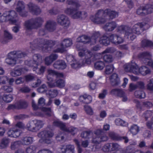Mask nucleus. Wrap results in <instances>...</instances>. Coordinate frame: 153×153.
Wrapping results in <instances>:
<instances>
[{
	"instance_id": "41",
	"label": "nucleus",
	"mask_w": 153,
	"mask_h": 153,
	"mask_svg": "<svg viewBox=\"0 0 153 153\" xmlns=\"http://www.w3.org/2000/svg\"><path fill=\"white\" fill-rule=\"evenodd\" d=\"M139 127L137 125L133 124L131 126L129 129V131L133 135H136L139 131Z\"/></svg>"
},
{
	"instance_id": "33",
	"label": "nucleus",
	"mask_w": 153,
	"mask_h": 153,
	"mask_svg": "<svg viewBox=\"0 0 153 153\" xmlns=\"http://www.w3.org/2000/svg\"><path fill=\"white\" fill-rule=\"evenodd\" d=\"M141 46L143 48L151 47L153 46V42L151 41L144 39L141 41Z\"/></svg>"
},
{
	"instance_id": "25",
	"label": "nucleus",
	"mask_w": 153,
	"mask_h": 153,
	"mask_svg": "<svg viewBox=\"0 0 153 153\" xmlns=\"http://www.w3.org/2000/svg\"><path fill=\"white\" fill-rule=\"evenodd\" d=\"M117 25L115 22L112 21L106 23L103 27L104 29L106 31H111L117 27Z\"/></svg>"
},
{
	"instance_id": "63",
	"label": "nucleus",
	"mask_w": 153,
	"mask_h": 153,
	"mask_svg": "<svg viewBox=\"0 0 153 153\" xmlns=\"http://www.w3.org/2000/svg\"><path fill=\"white\" fill-rule=\"evenodd\" d=\"M46 69V67L45 66H41L40 68L38 70V71L36 72V73L38 75H43Z\"/></svg>"
},
{
	"instance_id": "30",
	"label": "nucleus",
	"mask_w": 153,
	"mask_h": 153,
	"mask_svg": "<svg viewBox=\"0 0 153 153\" xmlns=\"http://www.w3.org/2000/svg\"><path fill=\"white\" fill-rule=\"evenodd\" d=\"M110 41L109 36L108 37L104 35L100 37L99 42L101 44L107 46L110 44Z\"/></svg>"
},
{
	"instance_id": "5",
	"label": "nucleus",
	"mask_w": 153,
	"mask_h": 153,
	"mask_svg": "<svg viewBox=\"0 0 153 153\" xmlns=\"http://www.w3.org/2000/svg\"><path fill=\"white\" fill-rule=\"evenodd\" d=\"M43 22V19L40 17L32 18L25 21L24 26L26 30L30 31L40 27Z\"/></svg>"
},
{
	"instance_id": "24",
	"label": "nucleus",
	"mask_w": 153,
	"mask_h": 153,
	"mask_svg": "<svg viewBox=\"0 0 153 153\" xmlns=\"http://www.w3.org/2000/svg\"><path fill=\"white\" fill-rule=\"evenodd\" d=\"M79 100L81 102L88 104L91 102L92 98L91 96L85 94L79 96Z\"/></svg>"
},
{
	"instance_id": "15",
	"label": "nucleus",
	"mask_w": 153,
	"mask_h": 153,
	"mask_svg": "<svg viewBox=\"0 0 153 153\" xmlns=\"http://www.w3.org/2000/svg\"><path fill=\"white\" fill-rule=\"evenodd\" d=\"M57 21L58 23L64 27H68L70 25V21L68 18L63 14L58 17Z\"/></svg>"
},
{
	"instance_id": "7",
	"label": "nucleus",
	"mask_w": 153,
	"mask_h": 153,
	"mask_svg": "<svg viewBox=\"0 0 153 153\" xmlns=\"http://www.w3.org/2000/svg\"><path fill=\"white\" fill-rule=\"evenodd\" d=\"M100 33L98 32H95L93 33L91 36L83 35L79 36L76 39L77 42L82 43L83 44L91 43L92 44H96L98 39L100 36Z\"/></svg>"
},
{
	"instance_id": "23",
	"label": "nucleus",
	"mask_w": 153,
	"mask_h": 153,
	"mask_svg": "<svg viewBox=\"0 0 153 153\" xmlns=\"http://www.w3.org/2000/svg\"><path fill=\"white\" fill-rule=\"evenodd\" d=\"M21 133V132L20 130L15 128L10 129L7 132L9 137L14 138H16L19 137Z\"/></svg>"
},
{
	"instance_id": "52",
	"label": "nucleus",
	"mask_w": 153,
	"mask_h": 153,
	"mask_svg": "<svg viewBox=\"0 0 153 153\" xmlns=\"http://www.w3.org/2000/svg\"><path fill=\"white\" fill-rule=\"evenodd\" d=\"M152 114L153 112L152 111L147 110L143 113L142 117L144 118L146 120H147L152 115Z\"/></svg>"
},
{
	"instance_id": "19",
	"label": "nucleus",
	"mask_w": 153,
	"mask_h": 153,
	"mask_svg": "<svg viewBox=\"0 0 153 153\" xmlns=\"http://www.w3.org/2000/svg\"><path fill=\"white\" fill-rule=\"evenodd\" d=\"M54 68L58 70H63L67 66L65 61L62 60H58L56 61L53 64Z\"/></svg>"
},
{
	"instance_id": "26",
	"label": "nucleus",
	"mask_w": 153,
	"mask_h": 153,
	"mask_svg": "<svg viewBox=\"0 0 153 153\" xmlns=\"http://www.w3.org/2000/svg\"><path fill=\"white\" fill-rule=\"evenodd\" d=\"M61 148V152L59 153H74V147L73 145H67L65 148Z\"/></svg>"
},
{
	"instance_id": "47",
	"label": "nucleus",
	"mask_w": 153,
	"mask_h": 153,
	"mask_svg": "<svg viewBox=\"0 0 153 153\" xmlns=\"http://www.w3.org/2000/svg\"><path fill=\"white\" fill-rule=\"evenodd\" d=\"M103 59L105 63H110L113 60L112 55L110 54H105L103 56Z\"/></svg>"
},
{
	"instance_id": "8",
	"label": "nucleus",
	"mask_w": 153,
	"mask_h": 153,
	"mask_svg": "<svg viewBox=\"0 0 153 153\" xmlns=\"http://www.w3.org/2000/svg\"><path fill=\"white\" fill-rule=\"evenodd\" d=\"M54 135L53 133L51 130H44L38 134V136L41 138L39 142L42 143L51 144V141L50 138H51Z\"/></svg>"
},
{
	"instance_id": "59",
	"label": "nucleus",
	"mask_w": 153,
	"mask_h": 153,
	"mask_svg": "<svg viewBox=\"0 0 153 153\" xmlns=\"http://www.w3.org/2000/svg\"><path fill=\"white\" fill-rule=\"evenodd\" d=\"M102 150L105 152L111 151V143H107L105 144L102 148Z\"/></svg>"
},
{
	"instance_id": "34",
	"label": "nucleus",
	"mask_w": 153,
	"mask_h": 153,
	"mask_svg": "<svg viewBox=\"0 0 153 153\" xmlns=\"http://www.w3.org/2000/svg\"><path fill=\"white\" fill-rule=\"evenodd\" d=\"M23 71V68H15L13 71L11 72L10 74L13 77H16L21 75Z\"/></svg>"
},
{
	"instance_id": "3",
	"label": "nucleus",
	"mask_w": 153,
	"mask_h": 153,
	"mask_svg": "<svg viewBox=\"0 0 153 153\" xmlns=\"http://www.w3.org/2000/svg\"><path fill=\"white\" fill-rule=\"evenodd\" d=\"M67 3L71 5V7L67 8L65 11V13L71 16L74 19H78L80 18L82 15V12L78 11L79 4L74 0H67Z\"/></svg>"
},
{
	"instance_id": "62",
	"label": "nucleus",
	"mask_w": 153,
	"mask_h": 153,
	"mask_svg": "<svg viewBox=\"0 0 153 153\" xmlns=\"http://www.w3.org/2000/svg\"><path fill=\"white\" fill-rule=\"evenodd\" d=\"M91 133V131H84L81 133V136L83 138H88Z\"/></svg>"
},
{
	"instance_id": "27",
	"label": "nucleus",
	"mask_w": 153,
	"mask_h": 153,
	"mask_svg": "<svg viewBox=\"0 0 153 153\" xmlns=\"http://www.w3.org/2000/svg\"><path fill=\"white\" fill-rule=\"evenodd\" d=\"M108 140V137L107 136L102 135L100 137L93 138L92 140V142L95 144H98L102 142L106 141Z\"/></svg>"
},
{
	"instance_id": "14",
	"label": "nucleus",
	"mask_w": 153,
	"mask_h": 153,
	"mask_svg": "<svg viewBox=\"0 0 153 153\" xmlns=\"http://www.w3.org/2000/svg\"><path fill=\"white\" fill-rule=\"evenodd\" d=\"M27 5L30 12L33 15L37 16L41 13V10L37 5L31 2H29Z\"/></svg>"
},
{
	"instance_id": "17",
	"label": "nucleus",
	"mask_w": 153,
	"mask_h": 153,
	"mask_svg": "<svg viewBox=\"0 0 153 153\" xmlns=\"http://www.w3.org/2000/svg\"><path fill=\"white\" fill-rule=\"evenodd\" d=\"M49 86L51 88L57 87L59 88H62L65 86V82L64 79H57L56 81L53 82H48Z\"/></svg>"
},
{
	"instance_id": "45",
	"label": "nucleus",
	"mask_w": 153,
	"mask_h": 153,
	"mask_svg": "<svg viewBox=\"0 0 153 153\" xmlns=\"http://www.w3.org/2000/svg\"><path fill=\"white\" fill-rule=\"evenodd\" d=\"M25 81L26 82H28L33 81L35 78L34 74H30L25 76L24 77Z\"/></svg>"
},
{
	"instance_id": "40",
	"label": "nucleus",
	"mask_w": 153,
	"mask_h": 153,
	"mask_svg": "<svg viewBox=\"0 0 153 153\" xmlns=\"http://www.w3.org/2000/svg\"><path fill=\"white\" fill-rule=\"evenodd\" d=\"M17 109H25L27 108L28 104L27 102L24 100H19L17 105Z\"/></svg>"
},
{
	"instance_id": "44",
	"label": "nucleus",
	"mask_w": 153,
	"mask_h": 153,
	"mask_svg": "<svg viewBox=\"0 0 153 153\" xmlns=\"http://www.w3.org/2000/svg\"><path fill=\"white\" fill-rule=\"evenodd\" d=\"M60 43H63V46L65 48H68L72 44V41L71 39H66Z\"/></svg>"
},
{
	"instance_id": "42",
	"label": "nucleus",
	"mask_w": 153,
	"mask_h": 153,
	"mask_svg": "<svg viewBox=\"0 0 153 153\" xmlns=\"http://www.w3.org/2000/svg\"><path fill=\"white\" fill-rule=\"evenodd\" d=\"M33 122L34 123L35 127L37 129V131L42 128L44 125L43 121L41 120H33Z\"/></svg>"
},
{
	"instance_id": "1",
	"label": "nucleus",
	"mask_w": 153,
	"mask_h": 153,
	"mask_svg": "<svg viewBox=\"0 0 153 153\" xmlns=\"http://www.w3.org/2000/svg\"><path fill=\"white\" fill-rule=\"evenodd\" d=\"M108 16L110 19H113L118 16V13L110 9H106L104 10L100 9L98 10L94 15L91 16L90 18L95 24H103L106 22L105 17Z\"/></svg>"
},
{
	"instance_id": "53",
	"label": "nucleus",
	"mask_w": 153,
	"mask_h": 153,
	"mask_svg": "<svg viewBox=\"0 0 153 153\" xmlns=\"http://www.w3.org/2000/svg\"><path fill=\"white\" fill-rule=\"evenodd\" d=\"M114 69V68L113 65H107L105 68V72L107 74H110L113 72Z\"/></svg>"
},
{
	"instance_id": "64",
	"label": "nucleus",
	"mask_w": 153,
	"mask_h": 153,
	"mask_svg": "<svg viewBox=\"0 0 153 153\" xmlns=\"http://www.w3.org/2000/svg\"><path fill=\"white\" fill-rule=\"evenodd\" d=\"M147 89L151 91H153V79L150 80L149 83L147 85Z\"/></svg>"
},
{
	"instance_id": "56",
	"label": "nucleus",
	"mask_w": 153,
	"mask_h": 153,
	"mask_svg": "<svg viewBox=\"0 0 153 153\" xmlns=\"http://www.w3.org/2000/svg\"><path fill=\"white\" fill-rule=\"evenodd\" d=\"M36 147L35 146L31 145L27 148L26 152V153H34L36 150Z\"/></svg>"
},
{
	"instance_id": "9",
	"label": "nucleus",
	"mask_w": 153,
	"mask_h": 153,
	"mask_svg": "<svg viewBox=\"0 0 153 153\" xmlns=\"http://www.w3.org/2000/svg\"><path fill=\"white\" fill-rule=\"evenodd\" d=\"M42 61V57L39 54H35L33 56V60H26L25 64L29 67H33V71H35L38 68V65Z\"/></svg>"
},
{
	"instance_id": "50",
	"label": "nucleus",
	"mask_w": 153,
	"mask_h": 153,
	"mask_svg": "<svg viewBox=\"0 0 153 153\" xmlns=\"http://www.w3.org/2000/svg\"><path fill=\"white\" fill-rule=\"evenodd\" d=\"M59 46L60 48H57L53 50V52L54 53H62L65 51V48L63 46V43H60Z\"/></svg>"
},
{
	"instance_id": "58",
	"label": "nucleus",
	"mask_w": 153,
	"mask_h": 153,
	"mask_svg": "<svg viewBox=\"0 0 153 153\" xmlns=\"http://www.w3.org/2000/svg\"><path fill=\"white\" fill-rule=\"evenodd\" d=\"M132 32L131 33L128 32H126L125 33V36H127L128 39H130L133 41L134 40L136 37V36Z\"/></svg>"
},
{
	"instance_id": "29",
	"label": "nucleus",
	"mask_w": 153,
	"mask_h": 153,
	"mask_svg": "<svg viewBox=\"0 0 153 153\" xmlns=\"http://www.w3.org/2000/svg\"><path fill=\"white\" fill-rule=\"evenodd\" d=\"M53 125L59 128L62 131L65 132L68 131L65 123L61 121H54L53 122Z\"/></svg>"
},
{
	"instance_id": "35",
	"label": "nucleus",
	"mask_w": 153,
	"mask_h": 153,
	"mask_svg": "<svg viewBox=\"0 0 153 153\" xmlns=\"http://www.w3.org/2000/svg\"><path fill=\"white\" fill-rule=\"evenodd\" d=\"M136 97L140 99L144 98L146 97V94L144 91L141 90L136 91L134 93Z\"/></svg>"
},
{
	"instance_id": "31",
	"label": "nucleus",
	"mask_w": 153,
	"mask_h": 153,
	"mask_svg": "<svg viewBox=\"0 0 153 153\" xmlns=\"http://www.w3.org/2000/svg\"><path fill=\"white\" fill-rule=\"evenodd\" d=\"M137 56L138 58L142 60L144 59L145 61H146L147 60L149 59L151 55L149 52L146 51L139 53Z\"/></svg>"
},
{
	"instance_id": "18",
	"label": "nucleus",
	"mask_w": 153,
	"mask_h": 153,
	"mask_svg": "<svg viewBox=\"0 0 153 153\" xmlns=\"http://www.w3.org/2000/svg\"><path fill=\"white\" fill-rule=\"evenodd\" d=\"M146 24L143 22H140L136 24L133 26L131 31L134 33L140 34L142 31V28Z\"/></svg>"
},
{
	"instance_id": "43",
	"label": "nucleus",
	"mask_w": 153,
	"mask_h": 153,
	"mask_svg": "<svg viewBox=\"0 0 153 153\" xmlns=\"http://www.w3.org/2000/svg\"><path fill=\"white\" fill-rule=\"evenodd\" d=\"M126 152L127 153H152L149 151H148L145 153L143 151L139 150H137L134 152L132 148L130 146H128L127 147Z\"/></svg>"
},
{
	"instance_id": "39",
	"label": "nucleus",
	"mask_w": 153,
	"mask_h": 153,
	"mask_svg": "<svg viewBox=\"0 0 153 153\" xmlns=\"http://www.w3.org/2000/svg\"><path fill=\"white\" fill-rule=\"evenodd\" d=\"M33 140V137H26L23 138L22 142L23 145H28L32 144Z\"/></svg>"
},
{
	"instance_id": "61",
	"label": "nucleus",
	"mask_w": 153,
	"mask_h": 153,
	"mask_svg": "<svg viewBox=\"0 0 153 153\" xmlns=\"http://www.w3.org/2000/svg\"><path fill=\"white\" fill-rule=\"evenodd\" d=\"M108 94V91L107 90L104 89L102 90L101 92L99 94L98 97L100 99H104L105 98L106 95Z\"/></svg>"
},
{
	"instance_id": "51",
	"label": "nucleus",
	"mask_w": 153,
	"mask_h": 153,
	"mask_svg": "<svg viewBox=\"0 0 153 153\" xmlns=\"http://www.w3.org/2000/svg\"><path fill=\"white\" fill-rule=\"evenodd\" d=\"M31 89L27 86H24L19 88V91L22 93H29L31 91Z\"/></svg>"
},
{
	"instance_id": "60",
	"label": "nucleus",
	"mask_w": 153,
	"mask_h": 153,
	"mask_svg": "<svg viewBox=\"0 0 153 153\" xmlns=\"http://www.w3.org/2000/svg\"><path fill=\"white\" fill-rule=\"evenodd\" d=\"M1 88L5 93H10L13 91V88L9 85H4L1 87Z\"/></svg>"
},
{
	"instance_id": "36",
	"label": "nucleus",
	"mask_w": 153,
	"mask_h": 153,
	"mask_svg": "<svg viewBox=\"0 0 153 153\" xmlns=\"http://www.w3.org/2000/svg\"><path fill=\"white\" fill-rule=\"evenodd\" d=\"M27 129L32 132H36L37 131V129L35 127L34 123L33 122H29L26 125Z\"/></svg>"
},
{
	"instance_id": "2",
	"label": "nucleus",
	"mask_w": 153,
	"mask_h": 153,
	"mask_svg": "<svg viewBox=\"0 0 153 153\" xmlns=\"http://www.w3.org/2000/svg\"><path fill=\"white\" fill-rule=\"evenodd\" d=\"M56 42L51 40L38 38L30 42V48L32 50H42L48 52L56 44Z\"/></svg>"
},
{
	"instance_id": "13",
	"label": "nucleus",
	"mask_w": 153,
	"mask_h": 153,
	"mask_svg": "<svg viewBox=\"0 0 153 153\" xmlns=\"http://www.w3.org/2000/svg\"><path fill=\"white\" fill-rule=\"evenodd\" d=\"M110 138L112 140L116 141H121L124 140V142L126 143L129 141L128 137L126 136H120L119 134L114 132L111 131L108 134Z\"/></svg>"
},
{
	"instance_id": "22",
	"label": "nucleus",
	"mask_w": 153,
	"mask_h": 153,
	"mask_svg": "<svg viewBox=\"0 0 153 153\" xmlns=\"http://www.w3.org/2000/svg\"><path fill=\"white\" fill-rule=\"evenodd\" d=\"M56 25L55 22L51 20H49L47 22L45 25V28L48 31L53 32L56 29Z\"/></svg>"
},
{
	"instance_id": "20",
	"label": "nucleus",
	"mask_w": 153,
	"mask_h": 153,
	"mask_svg": "<svg viewBox=\"0 0 153 153\" xmlns=\"http://www.w3.org/2000/svg\"><path fill=\"white\" fill-rule=\"evenodd\" d=\"M111 84L113 86L118 85L120 83V78L117 74L114 73L112 74L109 78Z\"/></svg>"
},
{
	"instance_id": "49",
	"label": "nucleus",
	"mask_w": 153,
	"mask_h": 153,
	"mask_svg": "<svg viewBox=\"0 0 153 153\" xmlns=\"http://www.w3.org/2000/svg\"><path fill=\"white\" fill-rule=\"evenodd\" d=\"M2 99L4 102L8 103L11 102L13 99V97L10 94L8 95L4 94L2 97Z\"/></svg>"
},
{
	"instance_id": "21",
	"label": "nucleus",
	"mask_w": 153,
	"mask_h": 153,
	"mask_svg": "<svg viewBox=\"0 0 153 153\" xmlns=\"http://www.w3.org/2000/svg\"><path fill=\"white\" fill-rule=\"evenodd\" d=\"M58 57V55L56 54H51L49 56L46 57L45 59V65H50Z\"/></svg>"
},
{
	"instance_id": "10",
	"label": "nucleus",
	"mask_w": 153,
	"mask_h": 153,
	"mask_svg": "<svg viewBox=\"0 0 153 153\" xmlns=\"http://www.w3.org/2000/svg\"><path fill=\"white\" fill-rule=\"evenodd\" d=\"M2 16L5 17L6 20L9 21L12 24L16 25L17 20L15 19L17 16L16 13L15 11L13 10L5 12L2 15L0 12V17Z\"/></svg>"
},
{
	"instance_id": "28",
	"label": "nucleus",
	"mask_w": 153,
	"mask_h": 153,
	"mask_svg": "<svg viewBox=\"0 0 153 153\" xmlns=\"http://www.w3.org/2000/svg\"><path fill=\"white\" fill-rule=\"evenodd\" d=\"M77 50L79 51V56L82 57L85 54V51H86V48L84 45H81L80 44H77L76 46Z\"/></svg>"
},
{
	"instance_id": "55",
	"label": "nucleus",
	"mask_w": 153,
	"mask_h": 153,
	"mask_svg": "<svg viewBox=\"0 0 153 153\" xmlns=\"http://www.w3.org/2000/svg\"><path fill=\"white\" fill-rule=\"evenodd\" d=\"M126 26L124 25H121L118 26L117 29V32L120 33H124L125 36V33L126 32H128L126 30Z\"/></svg>"
},
{
	"instance_id": "12",
	"label": "nucleus",
	"mask_w": 153,
	"mask_h": 153,
	"mask_svg": "<svg viewBox=\"0 0 153 153\" xmlns=\"http://www.w3.org/2000/svg\"><path fill=\"white\" fill-rule=\"evenodd\" d=\"M25 6L24 2L22 1H19L16 10L19 13V15L23 17H26L28 15V12L25 10Z\"/></svg>"
},
{
	"instance_id": "57",
	"label": "nucleus",
	"mask_w": 153,
	"mask_h": 153,
	"mask_svg": "<svg viewBox=\"0 0 153 153\" xmlns=\"http://www.w3.org/2000/svg\"><path fill=\"white\" fill-rule=\"evenodd\" d=\"M9 140L7 139H3L1 140L0 145L1 149H3L6 147L9 143Z\"/></svg>"
},
{
	"instance_id": "6",
	"label": "nucleus",
	"mask_w": 153,
	"mask_h": 153,
	"mask_svg": "<svg viewBox=\"0 0 153 153\" xmlns=\"http://www.w3.org/2000/svg\"><path fill=\"white\" fill-rule=\"evenodd\" d=\"M26 56L27 54L25 52L20 51H14L8 53L5 61L7 64L13 66L16 63L18 59L24 57Z\"/></svg>"
},
{
	"instance_id": "32",
	"label": "nucleus",
	"mask_w": 153,
	"mask_h": 153,
	"mask_svg": "<svg viewBox=\"0 0 153 153\" xmlns=\"http://www.w3.org/2000/svg\"><path fill=\"white\" fill-rule=\"evenodd\" d=\"M56 71L54 70L49 69L47 71L48 74L47 76V78L49 82H53V77L54 76H55L56 73Z\"/></svg>"
},
{
	"instance_id": "46",
	"label": "nucleus",
	"mask_w": 153,
	"mask_h": 153,
	"mask_svg": "<svg viewBox=\"0 0 153 153\" xmlns=\"http://www.w3.org/2000/svg\"><path fill=\"white\" fill-rule=\"evenodd\" d=\"M144 7H146L145 11L146 15L153 12V4H147L144 6Z\"/></svg>"
},
{
	"instance_id": "37",
	"label": "nucleus",
	"mask_w": 153,
	"mask_h": 153,
	"mask_svg": "<svg viewBox=\"0 0 153 153\" xmlns=\"http://www.w3.org/2000/svg\"><path fill=\"white\" fill-rule=\"evenodd\" d=\"M105 66L104 62L100 60L96 61L94 64V68L98 70L103 69Z\"/></svg>"
},
{
	"instance_id": "4",
	"label": "nucleus",
	"mask_w": 153,
	"mask_h": 153,
	"mask_svg": "<svg viewBox=\"0 0 153 153\" xmlns=\"http://www.w3.org/2000/svg\"><path fill=\"white\" fill-rule=\"evenodd\" d=\"M124 68L126 71L136 74H140L143 76H145L151 73L150 70L146 66H143L139 68L135 63L134 65L131 64H126L124 65Z\"/></svg>"
},
{
	"instance_id": "16",
	"label": "nucleus",
	"mask_w": 153,
	"mask_h": 153,
	"mask_svg": "<svg viewBox=\"0 0 153 153\" xmlns=\"http://www.w3.org/2000/svg\"><path fill=\"white\" fill-rule=\"evenodd\" d=\"M110 42L113 44L118 45L122 43L124 39L116 34H112L109 36Z\"/></svg>"
},
{
	"instance_id": "48",
	"label": "nucleus",
	"mask_w": 153,
	"mask_h": 153,
	"mask_svg": "<svg viewBox=\"0 0 153 153\" xmlns=\"http://www.w3.org/2000/svg\"><path fill=\"white\" fill-rule=\"evenodd\" d=\"M146 7L144 6H140L137 10L136 13L137 14L141 16H146L145 13Z\"/></svg>"
},
{
	"instance_id": "11",
	"label": "nucleus",
	"mask_w": 153,
	"mask_h": 153,
	"mask_svg": "<svg viewBox=\"0 0 153 153\" xmlns=\"http://www.w3.org/2000/svg\"><path fill=\"white\" fill-rule=\"evenodd\" d=\"M110 93L115 96L120 98H122V101L126 102L128 98L125 93L122 89L119 88H114L112 89L110 92Z\"/></svg>"
},
{
	"instance_id": "54",
	"label": "nucleus",
	"mask_w": 153,
	"mask_h": 153,
	"mask_svg": "<svg viewBox=\"0 0 153 153\" xmlns=\"http://www.w3.org/2000/svg\"><path fill=\"white\" fill-rule=\"evenodd\" d=\"M115 123L117 125L122 126H126L127 124L126 122L120 118L116 119L115 120Z\"/></svg>"
},
{
	"instance_id": "38",
	"label": "nucleus",
	"mask_w": 153,
	"mask_h": 153,
	"mask_svg": "<svg viewBox=\"0 0 153 153\" xmlns=\"http://www.w3.org/2000/svg\"><path fill=\"white\" fill-rule=\"evenodd\" d=\"M46 93L49 96V97L54 98L57 96L58 92L56 90L51 89L46 91Z\"/></svg>"
}]
</instances>
